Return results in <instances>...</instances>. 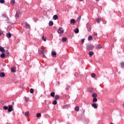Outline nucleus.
<instances>
[{"label":"nucleus","instance_id":"f257e3e1","mask_svg":"<svg viewBox=\"0 0 124 124\" xmlns=\"http://www.w3.org/2000/svg\"><path fill=\"white\" fill-rule=\"evenodd\" d=\"M94 48V46H93V45L91 44H89L87 46V50H90L91 51H92V50H93Z\"/></svg>","mask_w":124,"mask_h":124},{"label":"nucleus","instance_id":"f03ea898","mask_svg":"<svg viewBox=\"0 0 124 124\" xmlns=\"http://www.w3.org/2000/svg\"><path fill=\"white\" fill-rule=\"evenodd\" d=\"M64 31L62 28H60L58 31V33H63Z\"/></svg>","mask_w":124,"mask_h":124},{"label":"nucleus","instance_id":"7ed1b4c3","mask_svg":"<svg viewBox=\"0 0 124 124\" xmlns=\"http://www.w3.org/2000/svg\"><path fill=\"white\" fill-rule=\"evenodd\" d=\"M13 107L12 106L9 105L8 107V112H12V110H13L12 108H13Z\"/></svg>","mask_w":124,"mask_h":124},{"label":"nucleus","instance_id":"20e7f679","mask_svg":"<svg viewBox=\"0 0 124 124\" xmlns=\"http://www.w3.org/2000/svg\"><path fill=\"white\" fill-rule=\"evenodd\" d=\"M101 48H102V46L101 45V44H99L96 46V49H97V50L101 49Z\"/></svg>","mask_w":124,"mask_h":124},{"label":"nucleus","instance_id":"39448f33","mask_svg":"<svg viewBox=\"0 0 124 124\" xmlns=\"http://www.w3.org/2000/svg\"><path fill=\"white\" fill-rule=\"evenodd\" d=\"M25 28H26V29H31V26L28 23H26L25 25Z\"/></svg>","mask_w":124,"mask_h":124},{"label":"nucleus","instance_id":"423d86ee","mask_svg":"<svg viewBox=\"0 0 124 124\" xmlns=\"http://www.w3.org/2000/svg\"><path fill=\"white\" fill-rule=\"evenodd\" d=\"M51 56L54 58H56V57H57V53H56V52L52 51L51 53Z\"/></svg>","mask_w":124,"mask_h":124},{"label":"nucleus","instance_id":"0eeeda50","mask_svg":"<svg viewBox=\"0 0 124 124\" xmlns=\"http://www.w3.org/2000/svg\"><path fill=\"white\" fill-rule=\"evenodd\" d=\"M0 77H1V78H3V77H5V74H4V73L3 72H0Z\"/></svg>","mask_w":124,"mask_h":124},{"label":"nucleus","instance_id":"6e6552de","mask_svg":"<svg viewBox=\"0 0 124 124\" xmlns=\"http://www.w3.org/2000/svg\"><path fill=\"white\" fill-rule=\"evenodd\" d=\"M0 52L1 53H4L5 52V50L4 49V48L3 47L0 46Z\"/></svg>","mask_w":124,"mask_h":124},{"label":"nucleus","instance_id":"1a4fd4ad","mask_svg":"<svg viewBox=\"0 0 124 124\" xmlns=\"http://www.w3.org/2000/svg\"><path fill=\"white\" fill-rule=\"evenodd\" d=\"M88 92H89V93H93L94 92V90L93 88H89L88 89Z\"/></svg>","mask_w":124,"mask_h":124},{"label":"nucleus","instance_id":"9d476101","mask_svg":"<svg viewBox=\"0 0 124 124\" xmlns=\"http://www.w3.org/2000/svg\"><path fill=\"white\" fill-rule=\"evenodd\" d=\"M92 107L94 108V109H97V106H96V104L93 103L92 104Z\"/></svg>","mask_w":124,"mask_h":124},{"label":"nucleus","instance_id":"9b49d317","mask_svg":"<svg viewBox=\"0 0 124 124\" xmlns=\"http://www.w3.org/2000/svg\"><path fill=\"white\" fill-rule=\"evenodd\" d=\"M92 97L96 98L97 97V94L96 93H93L92 95Z\"/></svg>","mask_w":124,"mask_h":124},{"label":"nucleus","instance_id":"f8f14e48","mask_svg":"<svg viewBox=\"0 0 124 124\" xmlns=\"http://www.w3.org/2000/svg\"><path fill=\"white\" fill-rule=\"evenodd\" d=\"M70 24H71L72 25H74V24H75V19H71L70 21Z\"/></svg>","mask_w":124,"mask_h":124},{"label":"nucleus","instance_id":"ddd939ff","mask_svg":"<svg viewBox=\"0 0 124 124\" xmlns=\"http://www.w3.org/2000/svg\"><path fill=\"white\" fill-rule=\"evenodd\" d=\"M79 109H80V108H79V106H76L75 108V110L77 112H78Z\"/></svg>","mask_w":124,"mask_h":124},{"label":"nucleus","instance_id":"4468645a","mask_svg":"<svg viewBox=\"0 0 124 124\" xmlns=\"http://www.w3.org/2000/svg\"><path fill=\"white\" fill-rule=\"evenodd\" d=\"M55 100H58V99H60V95H56L55 96Z\"/></svg>","mask_w":124,"mask_h":124},{"label":"nucleus","instance_id":"2eb2a0df","mask_svg":"<svg viewBox=\"0 0 124 124\" xmlns=\"http://www.w3.org/2000/svg\"><path fill=\"white\" fill-rule=\"evenodd\" d=\"M5 54L2 53L0 55V58H2V59H3L4 58H5Z\"/></svg>","mask_w":124,"mask_h":124},{"label":"nucleus","instance_id":"dca6fc26","mask_svg":"<svg viewBox=\"0 0 124 124\" xmlns=\"http://www.w3.org/2000/svg\"><path fill=\"white\" fill-rule=\"evenodd\" d=\"M6 36L8 38H10L11 37V33H10V32H8Z\"/></svg>","mask_w":124,"mask_h":124},{"label":"nucleus","instance_id":"f3484780","mask_svg":"<svg viewBox=\"0 0 124 124\" xmlns=\"http://www.w3.org/2000/svg\"><path fill=\"white\" fill-rule=\"evenodd\" d=\"M93 54H94V53H93V51H90V52L89 53V56H90V57H93Z\"/></svg>","mask_w":124,"mask_h":124},{"label":"nucleus","instance_id":"a211bd4d","mask_svg":"<svg viewBox=\"0 0 124 124\" xmlns=\"http://www.w3.org/2000/svg\"><path fill=\"white\" fill-rule=\"evenodd\" d=\"M4 52H5V54L6 56H9V51H8V50H6V51H5Z\"/></svg>","mask_w":124,"mask_h":124},{"label":"nucleus","instance_id":"6ab92c4d","mask_svg":"<svg viewBox=\"0 0 124 124\" xmlns=\"http://www.w3.org/2000/svg\"><path fill=\"white\" fill-rule=\"evenodd\" d=\"M2 17H3V18H5L6 19V20H7V19H8V17L7 16V15H2Z\"/></svg>","mask_w":124,"mask_h":124},{"label":"nucleus","instance_id":"aec40b11","mask_svg":"<svg viewBox=\"0 0 124 124\" xmlns=\"http://www.w3.org/2000/svg\"><path fill=\"white\" fill-rule=\"evenodd\" d=\"M11 72H16V71L15 70V68H14V67H13V68H11Z\"/></svg>","mask_w":124,"mask_h":124},{"label":"nucleus","instance_id":"412c9836","mask_svg":"<svg viewBox=\"0 0 124 124\" xmlns=\"http://www.w3.org/2000/svg\"><path fill=\"white\" fill-rule=\"evenodd\" d=\"M121 64V67H122V68H123L124 67V62H122L120 63Z\"/></svg>","mask_w":124,"mask_h":124},{"label":"nucleus","instance_id":"4be33fe9","mask_svg":"<svg viewBox=\"0 0 124 124\" xmlns=\"http://www.w3.org/2000/svg\"><path fill=\"white\" fill-rule=\"evenodd\" d=\"M67 107H69V105H66L63 106L62 108L65 109V108H67Z\"/></svg>","mask_w":124,"mask_h":124},{"label":"nucleus","instance_id":"5701e85b","mask_svg":"<svg viewBox=\"0 0 124 124\" xmlns=\"http://www.w3.org/2000/svg\"><path fill=\"white\" fill-rule=\"evenodd\" d=\"M58 16L57 15H55L53 16V19L54 20H57L58 19Z\"/></svg>","mask_w":124,"mask_h":124},{"label":"nucleus","instance_id":"b1692460","mask_svg":"<svg viewBox=\"0 0 124 124\" xmlns=\"http://www.w3.org/2000/svg\"><path fill=\"white\" fill-rule=\"evenodd\" d=\"M39 117H41V113H38L36 114V117L37 118H39Z\"/></svg>","mask_w":124,"mask_h":124},{"label":"nucleus","instance_id":"393cba45","mask_svg":"<svg viewBox=\"0 0 124 124\" xmlns=\"http://www.w3.org/2000/svg\"><path fill=\"white\" fill-rule=\"evenodd\" d=\"M53 25H54V23L53 22V21H49V26H53Z\"/></svg>","mask_w":124,"mask_h":124},{"label":"nucleus","instance_id":"a878e982","mask_svg":"<svg viewBox=\"0 0 124 124\" xmlns=\"http://www.w3.org/2000/svg\"><path fill=\"white\" fill-rule=\"evenodd\" d=\"M95 76L96 75H95V74L94 73H92L91 74V77H92V78H95Z\"/></svg>","mask_w":124,"mask_h":124},{"label":"nucleus","instance_id":"bb28decb","mask_svg":"<svg viewBox=\"0 0 124 124\" xmlns=\"http://www.w3.org/2000/svg\"><path fill=\"white\" fill-rule=\"evenodd\" d=\"M93 102H97V98H93Z\"/></svg>","mask_w":124,"mask_h":124},{"label":"nucleus","instance_id":"cd10ccee","mask_svg":"<svg viewBox=\"0 0 124 124\" xmlns=\"http://www.w3.org/2000/svg\"><path fill=\"white\" fill-rule=\"evenodd\" d=\"M29 111H26V112H25L24 115H25V117H28V116H29Z\"/></svg>","mask_w":124,"mask_h":124},{"label":"nucleus","instance_id":"c85d7f7f","mask_svg":"<svg viewBox=\"0 0 124 124\" xmlns=\"http://www.w3.org/2000/svg\"><path fill=\"white\" fill-rule=\"evenodd\" d=\"M93 40V37L92 36H89L88 37L89 41H91V40Z\"/></svg>","mask_w":124,"mask_h":124},{"label":"nucleus","instance_id":"c756f323","mask_svg":"<svg viewBox=\"0 0 124 124\" xmlns=\"http://www.w3.org/2000/svg\"><path fill=\"white\" fill-rule=\"evenodd\" d=\"M96 21H97V23H100V21H101V19L98 18L96 19Z\"/></svg>","mask_w":124,"mask_h":124},{"label":"nucleus","instance_id":"7c9ffc66","mask_svg":"<svg viewBox=\"0 0 124 124\" xmlns=\"http://www.w3.org/2000/svg\"><path fill=\"white\" fill-rule=\"evenodd\" d=\"M66 39H67V38H62V42H65V41H66Z\"/></svg>","mask_w":124,"mask_h":124},{"label":"nucleus","instance_id":"2f4dec72","mask_svg":"<svg viewBox=\"0 0 124 124\" xmlns=\"http://www.w3.org/2000/svg\"><path fill=\"white\" fill-rule=\"evenodd\" d=\"M50 95L52 96V97H54V96H55V92L51 93H50Z\"/></svg>","mask_w":124,"mask_h":124},{"label":"nucleus","instance_id":"473e14b6","mask_svg":"<svg viewBox=\"0 0 124 124\" xmlns=\"http://www.w3.org/2000/svg\"><path fill=\"white\" fill-rule=\"evenodd\" d=\"M74 31L75 33H78L79 32V29H76Z\"/></svg>","mask_w":124,"mask_h":124},{"label":"nucleus","instance_id":"72a5a7b5","mask_svg":"<svg viewBox=\"0 0 124 124\" xmlns=\"http://www.w3.org/2000/svg\"><path fill=\"white\" fill-rule=\"evenodd\" d=\"M81 20V16H79V17L78 18V19H77V21L78 22H80V21Z\"/></svg>","mask_w":124,"mask_h":124},{"label":"nucleus","instance_id":"f704fd0d","mask_svg":"<svg viewBox=\"0 0 124 124\" xmlns=\"http://www.w3.org/2000/svg\"><path fill=\"white\" fill-rule=\"evenodd\" d=\"M57 100H54V101L53 102V104L54 105H56L57 104Z\"/></svg>","mask_w":124,"mask_h":124},{"label":"nucleus","instance_id":"c9c22d12","mask_svg":"<svg viewBox=\"0 0 124 124\" xmlns=\"http://www.w3.org/2000/svg\"><path fill=\"white\" fill-rule=\"evenodd\" d=\"M33 92H34V90L33 89H30L31 93H33Z\"/></svg>","mask_w":124,"mask_h":124},{"label":"nucleus","instance_id":"e433bc0d","mask_svg":"<svg viewBox=\"0 0 124 124\" xmlns=\"http://www.w3.org/2000/svg\"><path fill=\"white\" fill-rule=\"evenodd\" d=\"M11 4H14L15 3V0H11Z\"/></svg>","mask_w":124,"mask_h":124},{"label":"nucleus","instance_id":"4c0bfd02","mask_svg":"<svg viewBox=\"0 0 124 124\" xmlns=\"http://www.w3.org/2000/svg\"><path fill=\"white\" fill-rule=\"evenodd\" d=\"M3 109H4V110H7V109H8V107L6 106H4L3 107Z\"/></svg>","mask_w":124,"mask_h":124},{"label":"nucleus","instance_id":"58836bf2","mask_svg":"<svg viewBox=\"0 0 124 124\" xmlns=\"http://www.w3.org/2000/svg\"><path fill=\"white\" fill-rule=\"evenodd\" d=\"M19 14H16V19H18V18H19Z\"/></svg>","mask_w":124,"mask_h":124},{"label":"nucleus","instance_id":"ea45409f","mask_svg":"<svg viewBox=\"0 0 124 124\" xmlns=\"http://www.w3.org/2000/svg\"><path fill=\"white\" fill-rule=\"evenodd\" d=\"M25 100L27 102L29 101L30 100V98L29 97H25Z\"/></svg>","mask_w":124,"mask_h":124},{"label":"nucleus","instance_id":"a19ab883","mask_svg":"<svg viewBox=\"0 0 124 124\" xmlns=\"http://www.w3.org/2000/svg\"><path fill=\"white\" fill-rule=\"evenodd\" d=\"M4 0H0V3H4Z\"/></svg>","mask_w":124,"mask_h":124},{"label":"nucleus","instance_id":"79ce46f5","mask_svg":"<svg viewBox=\"0 0 124 124\" xmlns=\"http://www.w3.org/2000/svg\"><path fill=\"white\" fill-rule=\"evenodd\" d=\"M40 54H41V55H43L44 54V50H41L40 51Z\"/></svg>","mask_w":124,"mask_h":124},{"label":"nucleus","instance_id":"37998d69","mask_svg":"<svg viewBox=\"0 0 124 124\" xmlns=\"http://www.w3.org/2000/svg\"><path fill=\"white\" fill-rule=\"evenodd\" d=\"M42 40H44V41H46V38H44V36H42Z\"/></svg>","mask_w":124,"mask_h":124},{"label":"nucleus","instance_id":"c03bdc74","mask_svg":"<svg viewBox=\"0 0 124 124\" xmlns=\"http://www.w3.org/2000/svg\"><path fill=\"white\" fill-rule=\"evenodd\" d=\"M20 10H17V11H16V14L20 15Z\"/></svg>","mask_w":124,"mask_h":124},{"label":"nucleus","instance_id":"a18cd8bd","mask_svg":"<svg viewBox=\"0 0 124 124\" xmlns=\"http://www.w3.org/2000/svg\"><path fill=\"white\" fill-rule=\"evenodd\" d=\"M84 42H85V39H82L81 40L82 44H83V43H84Z\"/></svg>","mask_w":124,"mask_h":124},{"label":"nucleus","instance_id":"49530a36","mask_svg":"<svg viewBox=\"0 0 124 124\" xmlns=\"http://www.w3.org/2000/svg\"><path fill=\"white\" fill-rule=\"evenodd\" d=\"M3 33V32L1 31H0V36H1V34Z\"/></svg>","mask_w":124,"mask_h":124},{"label":"nucleus","instance_id":"de8ad7c7","mask_svg":"<svg viewBox=\"0 0 124 124\" xmlns=\"http://www.w3.org/2000/svg\"><path fill=\"white\" fill-rule=\"evenodd\" d=\"M92 31V27L91 26L90 27L89 31Z\"/></svg>","mask_w":124,"mask_h":124},{"label":"nucleus","instance_id":"09e8293b","mask_svg":"<svg viewBox=\"0 0 124 124\" xmlns=\"http://www.w3.org/2000/svg\"><path fill=\"white\" fill-rule=\"evenodd\" d=\"M42 57L43 58H46V56H45V55H44V54H43Z\"/></svg>","mask_w":124,"mask_h":124},{"label":"nucleus","instance_id":"8fccbe9b","mask_svg":"<svg viewBox=\"0 0 124 124\" xmlns=\"http://www.w3.org/2000/svg\"><path fill=\"white\" fill-rule=\"evenodd\" d=\"M94 35H95L96 36V35H97V33H96V34H95V33H94Z\"/></svg>","mask_w":124,"mask_h":124},{"label":"nucleus","instance_id":"3c124183","mask_svg":"<svg viewBox=\"0 0 124 124\" xmlns=\"http://www.w3.org/2000/svg\"><path fill=\"white\" fill-rule=\"evenodd\" d=\"M79 1H83L84 0H78Z\"/></svg>","mask_w":124,"mask_h":124},{"label":"nucleus","instance_id":"603ef678","mask_svg":"<svg viewBox=\"0 0 124 124\" xmlns=\"http://www.w3.org/2000/svg\"><path fill=\"white\" fill-rule=\"evenodd\" d=\"M13 105H14V102H13Z\"/></svg>","mask_w":124,"mask_h":124},{"label":"nucleus","instance_id":"864d4df0","mask_svg":"<svg viewBox=\"0 0 124 124\" xmlns=\"http://www.w3.org/2000/svg\"><path fill=\"white\" fill-rule=\"evenodd\" d=\"M97 1H98V0H96Z\"/></svg>","mask_w":124,"mask_h":124},{"label":"nucleus","instance_id":"5fc2aeb1","mask_svg":"<svg viewBox=\"0 0 124 124\" xmlns=\"http://www.w3.org/2000/svg\"><path fill=\"white\" fill-rule=\"evenodd\" d=\"M123 107L124 108V104H123Z\"/></svg>","mask_w":124,"mask_h":124}]
</instances>
